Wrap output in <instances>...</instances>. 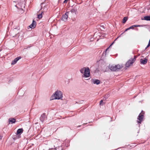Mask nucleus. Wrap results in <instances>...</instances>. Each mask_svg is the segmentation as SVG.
Returning <instances> with one entry per match:
<instances>
[{
	"label": "nucleus",
	"mask_w": 150,
	"mask_h": 150,
	"mask_svg": "<svg viewBox=\"0 0 150 150\" xmlns=\"http://www.w3.org/2000/svg\"><path fill=\"white\" fill-rule=\"evenodd\" d=\"M52 142L54 147L57 146L60 143L59 140L56 139H53L52 140Z\"/></svg>",
	"instance_id": "obj_6"
},
{
	"label": "nucleus",
	"mask_w": 150,
	"mask_h": 150,
	"mask_svg": "<svg viewBox=\"0 0 150 150\" xmlns=\"http://www.w3.org/2000/svg\"><path fill=\"white\" fill-rule=\"evenodd\" d=\"M116 65V69H117V71H118L119 70L121 69L123 67V65L122 64L120 65L117 64Z\"/></svg>",
	"instance_id": "obj_16"
},
{
	"label": "nucleus",
	"mask_w": 150,
	"mask_h": 150,
	"mask_svg": "<svg viewBox=\"0 0 150 150\" xmlns=\"http://www.w3.org/2000/svg\"><path fill=\"white\" fill-rule=\"evenodd\" d=\"M32 46V45H31V44L30 45H28V46H26V47H25L24 48L23 50H26V49L27 50V49H28V48H30V47H31Z\"/></svg>",
	"instance_id": "obj_22"
},
{
	"label": "nucleus",
	"mask_w": 150,
	"mask_h": 150,
	"mask_svg": "<svg viewBox=\"0 0 150 150\" xmlns=\"http://www.w3.org/2000/svg\"><path fill=\"white\" fill-rule=\"evenodd\" d=\"M147 61L148 59L146 58H145L144 59H140V64H145L147 63Z\"/></svg>",
	"instance_id": "obj_9"
},
{
	"label": "nucleus",
	"mask_w": 150,
	"mask_h": 150,
	"mask_svg": "<svg viewBox=\"0 0 150 150\" xmlns=\"http://www.w3.org/2000/svg\"><path fill=\"white\" fill-rule=\"evenodd\" d=\"M46 117V116L45 113H44L41 115L40 117V120L42 122L45 121Z\"/></svg>",
	"instance_id": "obj_12"
},
{
	"label": "nucleus",
	"mask_w": 150,
	"mask_h": 150,
	"mask_svg": "<svg viewBox=\"0 0 150 150\" xmlns=\"http://www.w3.org/2000/svg\"><path fill=\"white\" fill-rule=\"evenodd\" d=\"M86 68H85V67H84L83 68H81L80 70L81 73L82 74L84 73V71H85V70L86 69Z\"/></svg>",
	"instance_id": "obj_20"
},
{
	"label": "nucleus",
	"mask_w": 150,
	"mask_h": 150,
	"mask_svg": "<svg viewBox=\"0 0 150 150\" xmlns=\"http://www.w3.org/2000/svg\"><path fill=\"white\" fill-rule=\"evenodd\" d=\"M144 20L146 21H150V16H146L144 17Z\"/></svg>",
	"instance_id": "obj_21"
},
{
	"label": "nucleus",
	"mask_w": 150,
	"mask_h": 150,
	"mask_svg": "<svg viewBox=\"0 0 150 150\" xmlns=\"http://www.w3.org/2000/svg\"><path fill=\"white\" fill-rule=\"evenodd\" d=\"M109 68L112 71H117V69H116V65L113 66H109Z\"/></svg>",
	"instance_id": "obj_10"
},
{
	"label": "nucleus",
	"mask_w": 150,
	"mask_h": 150,
	"mask_svg": "<svg viewBox=\"0 0 150 150\" xmlns=\"http://www.w3.org/2000/svg\"><path fill=\"white\" fill-rule=\"evenodd\" d=\"M128 19V18L127 17H124L122 20V23H125L126 21H127Z\"/></svg>",
	"instance_id": "obj_19"
},
{
	"label": "nucleus",
	"mask_w": 150,
	"mask_h": 150,
	"mask_svg": "<svg viewBox=\"0 0 150 150\" xmlns=\"http://www.w3.org/2000/svg\"><path fill=\"white\" fill-rule=\"evenodd\" d=\"M2 138V136H0V140Z\"/></svg>",
	"instance_id": "obj_29"
},
{
	"label": "nucleus",
	"mask_w": 150,
	"mask_h": 150,
	"mask_svg": "<svg viewBox=\"0 0 150 150\" xmlns=\"http://www.w3.org/2000/svg\"><path fill=\"white\" fill-rule=\"evenodd\" d=\"M92 83L94 84H96L97 85H98L100 83V81L99 80L96 79H92Z\"/></svg>",
	"instance_id": "obj_11"
},
{
	"label": "nucleus",
	"mask_w": 150,
	"mask_h": 150,
	"mask_svg": "<svg viewBox=\"0 0 150 150\" xmlns=\"http://www.w3.org/2000/svg\"><path fill=\"white\" fill-rule=\"evenodd\" d=\"M36 22L35 21L33 20L32 23L29 26V27L30 28H35L36 26Z\"/></svg>",
	"instance_id": "obj_13"
},
{
	"label": "nucleus",
	"mask_w": 150,
	"mask_h": 150,
	"mask_svg": "<svg viewBox=\"0 0 150 150\" xmlns=\"http://www.w3.org/2000/svg\"><path fill=\"white\" fill-rule=\"evenodd\" d=\"M21 58V57L20 56L16 58H15L14 60H13L11 63V65H14L16 64L17 62Z\"/></svg>",
	"instance_id": "obj_8"
},
{
	"label": "nucleus",
	"mask_w": 150,
	"mask_h": 150,
	"mask_svg": "<svg viewBox=\"0 0 150 150\" xmlns=\"http://www.w3.org/2000/svg\"><path fill=\"white\" fill-rule=\"evenodd\" d=\"M76 10L74 9H72L71 10V13H75L76 12Z\"/></svg>",
	"instance_id": "obj_24"
},
{
	"label": "nucleus",
	"mask_w": 150,
	"mask_h": 150,
	"mask_svg": "<svg viewBox=\"0 0 150 150\" xmlns=\"http://www.w3.org/2000/svg\"><path fill=\"white\" fill-rule=\"evenodd\" d=\"M108 48H107L106 49V51H107V50H108Z\"/></svg>",
	"instance_id": "obj_31"
},
{
	"label": "nucleus",
	"mask_w": 150,
	"mask_h": 150,
	"mask_svg": "<svg viewBox=\"0 0 150 150\" xmlns=\"http://www.w3.org/2000/svg\"><path fill=\"white\" fill-rule=\"evenodd\" d=\"M90 75V70L89 68L88 67H87L85 71H84V76H83L84 77H89Z\"/></svg>",
	"instance_id": "obj_5"
},
{
	"label": "nucleus",
	"mask_w": 150,
	"mask_h": 150,
	"mask_svg": "<svg viewBox=\"0 0 150 150\" xmlns=\"http://www.w3.org/2000/svg\"><path fill=\"white\" fill-rule=\"evenodd\" d=\"M145 112L143 110H142L141 112L140 113L139 115L137 122L138 124H141L142 122L143 121V118L144 117V115Z\"/></svg>",
	"instance_id": "obj_2"
},
{
	"label": "nucleus",
	"mask_w": 150,
	"mask_h": 150,
	"mask_svg": "<svg viewBox=\"0 0 150 150\" xmlns=\"http://www.w3.org/2000/svg\"><path fill=\"white\" fill-rule=\"evenodd\" d=\"M23 130L22 128L18 129L16 132V134H18L22 133L23 132Z\"/></svg>",
	"instance_id": "obj_15"
},
{
	"label": "nucleus",
	"mask_w": 150,
	"mask_h": 150,
	"mask_svg": "<svg viewBox=\"0 0 150 150\" xmlns=\"http://www.w3.org/2000/svg\"><path fill=\"white\" fill-rule=\"evenodd\" d=\"M137 57L136 56H134V58H131L129 59L126 63L125 64V69H126L127 68L132 65L136 60Z\"/></svg>",
	"instance_id": "obj_1"
},
{
	"label": "nucleus",
	"mask_w": 150,
	"mask_h": 150,
	"mask_svg": "<svg viewBox=\"0 0 150 150\" xmlns=\"http://www.w3.org/2000/svg\"><path fill=\"white\" fill-rule=\"evenodd\" d=\"M56 150H62V147L61 146H58V147L56 146L55 147Z\"/></svg>",
	"instance_id": "obj_18"
},
{
	"label": "nucleus",
	"mask_w": 150,
	"mask_h": 150,
	"mask_svg": "<svg viewBox=\"0 0 150 150\" xmlns=\"http://www.w3.org/2000/svg\"><path fill=\"white\" fill-rule=\"evenodd\" d=\"M149 41H150V40H149Z\"/></svg>",
	"instance_id": "obj_33"
},
{
	"label": "nucleus",
	"mask_w": 150,
	"mask_h": 150,
	"mask_svg": "<svg viewBox=\"0 0 150 150\" xmlns=\"http://www.w3.org/2000/svg\"><path fill=\"white\" fill-rule=\"evenodd\" d=\"M118 37H117V38H116L115 40H114V41L112 43V44L110 45V46H111L112 45H113V44L114 43L115 41L117 40V39L118 38Z\"/></svg>",
	"instance_id": "obj_27"
},
{
	"label": "nucleus",
	"mask_w": 150,
	"mask_h": 150,
	"mask_svg": "<svg viewBox=\"0 0 150 150\" xmlns=\"http://www.w3.org/2000/svg\"><path fill=\"white\" fill-rule=\"evenodd\" d=\"M142 26H143V25H132L131 26H130L129 28H128V29H134V27H142Z\"/></svg>",
	"instance_id": "obj_14"
},
{
	"label": "nucleus",
	"mask_w": 150,
	"mask_h": 150,
	"mask_svg": "<svg viewBox=\"0 0 150 150\" xmlns=\"http://www.w3.org/2000/svg\"><path fill=\"white\" fill-rule=\"evenodd\" d=\"M149 46H150V41H149L148 45H147L146 47V49Z\"/></svg>",
	"instance_id": "obj_25"
},
{
	"label": "nucleus",
	"mask_w": 150,
	"mask_h": 150,
	"mask_svg": "<svg viewBox=\"0 0 150 150\" xmlns=\"http://www.w3.org/2000/svg\"><path fill=\"white\" fill-rule=\"evenodd\" d=\"M49 150H56L55 147L54 148H52L50 149Z\"/></svg>",
	"instance_id": "obj_26"
},
{
	"label": "nucleus",
	"mask_w": 150,
	"mask_h": 150,
	"mask_svg": "<svg viewBox=\"0 0 150 150\" xmlns=\"http://www.w3.org/2000/svg\"><path fill=\"white\" fill-rule=\"evenodd\" d=\"M43 13V12H42L41 13L39 14L38 15V18L39 19H40L42 17V13Z\"/></svg>",
	"instance_id": "obj_23"
},
{
	"label": "nucleus",
	"mask_w": 150,
	"mask_h": 150,
	"mask_svg": "<svg viewBox=\"0 0 150 150\" xmlns=\"http://www.w3.org/2000/svg\"><path fill=\"white\" fill-rule=\"evenodd\" d=\"M9 121L11 123H14L16 122V119L14 118H11L9 119Z\"/></svg>",
	"instance_id": "obj_17"
},
{
	"label": "nucleus",
	"mask_w": 150,
	"mask_h": 150,
	"mask_svg": "<svg viewBox=\"0 0 150 150\" xmlns=\"http://www.w3.org/2000/svg\"><path fill=\"white\" fill-rule=\"evenodd\" d=\"M129 30V29H128V28H127L125 30V31H126Z\"/></svg>",
	"instance_id": "obj_30"
},
{
	"label": "nucleus",
	"mask_w": 150,
	"mask_h": 150,
	"mask_svg": "<svg viewBox=\"0 0 150 150\" xmlns=\"http://www.w3.org/2000/svg\"><path fill=\"white\" fill-rule=\"evenodd\" d=\"M69 13V12H66L62 16V20L64 21H67L68 18V15Z\"/></svg>",
	"instance_id": "obj_7"
},
{
	"label": "nucleus",
	"mask_w": 150,
	"mask_h": 150,
	"mask_svg": "<svg viewBox=\"0 0 150 150\" xmlns=\"http://www.w3.org/2000/svg\"><path fill=\"white\" fill-rule=\"evenodd\" d=\"M145 112L143 110H142L141 112L140 113L139 115L137 122L138 124H141L142 122L143 121V118L144 117V115Z\"/></svg>",
	"instance_id": "obj_3"
},
{
	"label": "nucleus",
	"mask_w": 150,
	"mask_h": 150,
	"mask_svg": "<svg viewBox=\"0 0 150 150\" xmlns=\"http://www.w3.org/2000/svg\"><path fill=\"white\" fill-rule=\"evenodd\" d=\"M103 100H101L100 102V105H101V104L102 103H103Z\"/></svg>",
	"instance_id": "obj_28"
},
{
	"label": "nucleus",
	"mask_w": 150,
	"mask_h": 150,
	"mask_svg": "<svg viewBox=\"0 0 150 150\" xmlns=\"http://www.w3.org/2000/svg\"><path fill=\"white\" fill-rule=\"evenodd\" d=\"M54 99H59L62 97V92L60 91H57L54 94Z\"/></svg>",
	"instance_id": "obj_4"
},
{
	"label": "nucleus",
	"mask_w": 150,
	"mask_h": 150,
	"mask_svg": "<svg viewBox=\"0 0 150 150\" xmlns=\"http://www.w3.org/2000/svg\"><path fill=\"white\" fill-rule=\"evenodd\" d=\"M137 30H138V28H137Z\"/></svg>",
	"instance_id": "obj_32"
}]
</instances>
